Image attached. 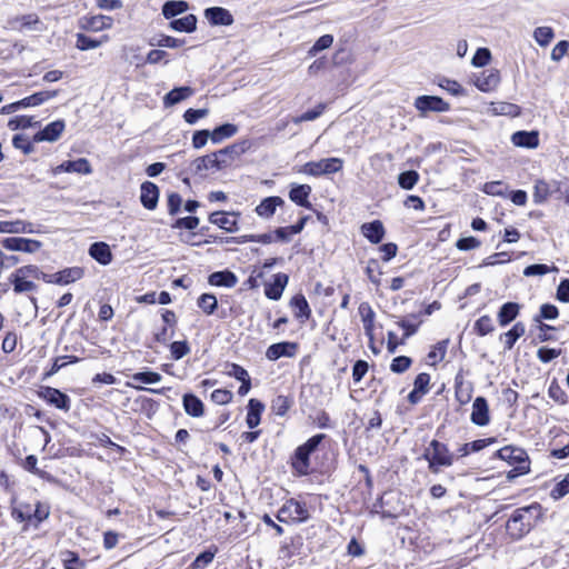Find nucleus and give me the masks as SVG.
Listing matches in <instances>:
<instances>
[{
  "label": "nucleus",
  "instance_id": "f257e3e1",
  "mask_svg": "<svg viewBox=\"0 0 569 569\" xmlns=\"http://www.w3.org/2000/svg\"><path fill=\"white\" fill-rule=\"evenodd\" d=\"M422 458L428 462L430 472L439 473L441 468L451 467L456 457L446 443L432 439L425 448Z\"/></svg>",
  "mask_w": 569,
  "mask_h": 569
},
{
  "label": "nucleus",
  "instance_id": "f03ea898",
  "mask_svg": "<svg viewBox=\"0 0 569 569\" xmlns=\"http://www.w3.org/2000/svg\"><path fill=\"white\" fill-rule=\"evenodd\" d=\"M326 438V435L318 433L313 437L309 438L303 445L299 446L292 458V468L300 476H306L309 473L310 469V460L309 457L312 452L317 450L319 445Z\"/></svg>",
  "mask_w": 569,
  "mask_h": 569
},
{
  "label": "nucleus",
  "instance_id": "7ed1b4c3",
  "mask_svg": "<svg viewBox=\"0 0 569 569\" xmlns=\"http://www.w3.org/2000/svg\"><path fill=\"white\" fill-rule=\"evenodd\" d=\"M497 455L500 459L516 465V467L508 472L507 477L509 479L529 472V460L525 450L507 446L498 450Z\"/></svg>",
  "mask_w": 569,
  "mask_h": 569
},
{
  "label": "nucleus",
  "instance_id": "20e7f679",
  "mask_svg": "<svg viewBox=\"0 0 569 569\" xmlns=\"http://www.w3.org/2000/svg\"><path fill=\"white\" fill-rule=\"evenodd\" d=\"M533 506L517 509L507 521L506 530L512 539H521L531 530V521L528 516Z\"/></svg>",
  "mask_w": 569,
  "mask_h": 569
},
{
  "label": "nucleus",
  "instance_id": "39448f33",
  "mask_svg": "<svg viewBox=\"0 0 569 569\" xmlns=\"http://www.w3.org/2000/svg\"><path fill=\"white\" fill-rule=\"evenodd\" d=\"M309 517L306 505L295 499L287 500L277 513V519L280 522H305Z\"/></svg>",
  "mask_w": 569,
  "mask_h": 569
},
{
  "label": "nucleus",
  "instance_id": "423d86ee",
  "mask_svg": "<svg viewBox=\"0 0 569 569\" xmlns=\"http://www.w3.org/2000/svg\"><path fill=\"white\" fill-rule=\"evenodd\" d=\"M343 161L340 158H327L319 161L307 162L301 172L318 177L321 174L336 173L342 169Z\"/></svg>",
  "mask_w": 569,
  "mask_h": 569
},
{
  "label": "nucleus",
  "instance_id": "0eeeda50",
  "mask_svg": "<svg viewBox=\"0 0 569 569\" xmlns=\"http://www.w3.org/2000/svg\"><path fill=\"white\" fill-rule=\"evenodd\" d=\"M415 107L422 113L429 111L446 112L450 109V104L448 102L436 96H419L415 100Z\"/></svg>",
  "mask_w": 569,
  "mask_h": 569
},
{
  "label": "nucleus",
  "instance_id": "6e6552de",
  "mask_svg": "<svg viewBox=\"0 0 569 569\" xmlns=\"http://www.w3.org/2000/svg\"><path fill=\"white\" fill-rule=\"evenodd\" d=\"M1 243L8 250L22 251L28 253L38 251L42 246V243L38 240L20 237L6 238Z\"/></svg>",
  "mask_w": 569,
  "mask_h": 569
},
{
  "label": "nucleus",
  "instance_id": "1a4fd4ad",
  "mask_svg": "<svg viewBox=\"0 0 569 569\" xmlns=\"http://www.w3.org/2000/svg\"><path fill=\"white\" fill-rule=\"evenodd\" d=\"M159 188L151 181H144L140 187V201L141 204L148 210H154L159 200Z\"/></svg>",
  "mask_w": 569,
  "mask_h": 569
},
{
  "label": "nucleus",
  "instance_id": "9d476101",
  "mask_svg": "<svg viewBox=\"0 0 569 569\" xmlns=\"http://www.w3.org/2000/svg\"><path fill=\"white\" fill-rule=\"evenodd\" d=\"M41 397L50 405L54 406L58 409L63 411L70 410V398L68 395L61 392L60 390L46 387L41 391Z\"/></svg>",
  "mask_w": 569,
  "mask_h": 569
},
{
  "label": "nucleus",
  "instance_id": "9b49d317",
  "mask_svg": "<svg viewBox=\"0 0 569 569\" xmlns=\"http://www.w3.org/2000/svg\"><path fill=\"white\" fill-rule=\"evenodd\" d=\"M66 128L63 120H56L47 124L42 130L33 136L34 142L49 141L53 142L59 139Z\"/></svg>",
  "mask_w": 569,
  "mask_h": 569
},
{
  "label": "nucleus",
  "instance_id": "f8f14e48",
  "mask_svg": "<svg viewBox=\"0 0 569 569\" xmlns=\"http://www.w3.org/2000/svg\"><path fill=\"white\" fill-rule=\"evenodd\" d=\"M228 166V160H217L216 156L206 154L203 157H198L194 159L190 166L191 171L193 173H200L202 171L209 170V169H217L220 170L222 168H226Z\"/></svg>",
  "mask_w": 569,
  "mask_h": 569
},
{
  "label": "nucleus",
  "instance_id": "ddd939ff",
  "mask_svg": "<svg viewBox=\"0 0 569 569\" xmlns=\"http://www.w3.org/2000/svg\"><path fill=\"white\" fill-rule=\"evenodd\" d=\"M471 421L480 427L487 426L490 421L489 406L483 397H477L472 403Z\"/></svg>",
  "mask_w": 569,
  "mask_h": 569
},
{
  "label": "nucleus",
  "instance_id": "4468645a",
  "mask_svg": "<svg viewBox=\"0 0 569 569\" xmlns=\"http://www.w3.org/2000/svg\"><path fill=\"white\" fill-rule=\"evenodd\" d=\"M359 316L363 323L365 333L368 337L370 343H373L375 336V318L376 313L369 302H361L358 308Z\"/></svg>",
  "mask_w": 569,
  "mask_h": 569
},
{
  "label": "nucleus",
  "instance_id": "2eb2a0df",
  "mask_svg": "<svg viewBox=\"0 0 569 569\" xmlns=\"http://www.w3.org/2000/svg\"><path fill=\"white\" fill-rule=\"evenodd\" d=\"M61 172H77L82 174H89L92 172L91 166L86 158H79L77 160L64 161L53 169V174Z\"/></svg>",
  "mask_w": 569,
  "mask_h": 569
},
{
  "label": "nucleus",
  "instance_id": "dca6fc26",
  "mask_svg": "<svg viewBox=\"0 0 569 569\" xmlns=\"http://www.w3.org/2000/svg\"><path fill=\"white\" fill-rule=\"evenodd\" d=\"M360 230L362 236L373 244L380 243L386 234V229L380 220L366 222L360 227Z\"/></svg>",
  "mask_w": 569,
  "mask_h": 569
},
{
  "label": "nucleus",
  "instance_id": "f3484780",
  "mask_svg": "<svg viewBox=\"0 0 569 569\" xmlns=\"http://www.w3.org/2000/svg\"><path fill=\"white\" fill-rule=\"evenodd\" d=\"M297 347V343L288 341L273 343L267 349L266 357L271 361L278 360L281 357H293Z\"/></svg>",
  "mask_w": 569,
  "mask_h": 569
},
{
  "label": "nucleus",
  "instance_id": "a211bd4d",
  "mask_svg": "<svg viewBox=\"0 0 569 569\" xmlns=\"http://www.w3.org/2000/svg\"><path fill=\"white\" fill-rule=\"evenodd\" d=\"M209 221L228 232H234L238 230L236 213H226L219 211L212 212L209 216Z\"/></svg>",
  "mask_w": 569,
  "mask_h": 569
},
{
  "label": "nucleus",
  "instance_id": "6ab92c4d",
  "mask_svg": "<svg viewBox=\"0 0 569 569\" xmlns=\"http://www.w3.org/2000/svg\"><path fill=\"white\" fill-rule=\"evenodd\" d=\"M499 82V72L493 69L481 72L475 80L476 87L483 92L492 91L498 87Z\"/></svg>",
  "mask_w": 569,
  "mask_h": 569
},
{
  "label": "nucleus",
  "instance_id": "aec40b11",
  "mask_svg": "<svg viewBox=\"0 0 569 569\" xmlns=\"http://www.w3.org/2000/svg\"><path fill=\"white\" fill-rule=\"evenodd\" d=\"M204 17L213 26H230L233 23L232 14L221 7H211L206 9Z\"/></svg>",
  "mask_w": 569,
  "mask_h": 569
},
{
  "label": "nucleus",
  "instance_id": "412c9836",
  "mask_svg": "<svg viewBox=\"0 0 569 569\" xmlns=\"http://www.w3.org/2000/svg\"><path fill=\"white\" fill-rule=\"evenodd\" d=\"M289 281L286 273H277L273 277V282L267 283L264 287V295L271 300H279L282 297L283 290Z\"/></svg>",
  "mask_w": 569,
  "mask_h": 569
},
{
  "label": "nucleus",
  "instance_id": "4be33fe9",
  "mask_svg": "<svg viewBox=\"0 0 569 569\" xmlns=\"http://www.w3.org/2000/svg\"><path fill=\"white\" fill-rule=\"evenodd\" d=\"M283 204L284 200L281 197H267L256 207V212L259 217L269 219L274 214L277 207H281Z\"/></svg>",
  "mask_w": 569,
  "mask_h": 569
},
{
  "label": "nucleus",
  "instance_id": "5701e85b",
  "mask_svg": "<svg viewBox=\"0 0 569 569\" xmlns=\"http://www.w3.org/2000/svg\"><path fill=\"white\" fill-rule=\"evenodd\" d=\"M511 141L517 147L537 148L539 144V136L537 131H517L511 136Z\"/></svg>",
  "mask_w": 569,
  "mask_h": 569
},
{
  "label": "nucleus",
  "instance_id": "b1692460",
  "mask_svg": "<svg viewBox=\"0 0 569 569\" xmlns=\"http://www.w3.org/2000/svg\"><path fill=\"white\" fill-rule=\"evenodd\" d=\"M89 254L102 266H107L112 261L110 247L106 242L92 243L89 248Z\"/></svg>",
  "mask_w": 569,
  "mask_h": 569
},
{
  "label": "nucleus",
  "instance_id": "393cba45",
  "mask_svg": "<svg viewBox=\"0 0 569 569\" xmlns=\"http://www.w3.org/2000/svg\"><path fill=\"white\" fill-rule=\"evenodd\" d=\"M520 312V305L517 302H506L503 303L498 313L497 319L501 327L508 326L511 321H513Z\"/></svg>",
  "mask_w": 569,
  "mask_h": 569
},
{
  "label": "nucleus",
  "instance_id": "a878e982",
  "mask_svg": "<svg viewBox=\"0 0 569 569\" xmlns=\"http://www.w3.org/2000/svg\"><path fill=\"white\" fill-rule=\"evenodd\" d=\"M33 224L23 220L0 221V233H33Z\"/></svg>",
  "mask_w": 569,
  "mask_h": 569
},
{
  "label": "nucleus",
  "instance_id": "bb28decb",
  "mask_svg": "<svg viewBox=\"0 0 569 569\" xmlns=\"http://www.w3.org/2000/svg\"><path fill=\"white\" fill-rule=\"evenodd\" d=\"M182 406L187 415L191 417H201L204 413L203 402L192 393H186L182 397Z\"/></svg>",
  "mask_w": 569,
  "mask_h": 569
},
{
  "label": "nucleus",
  "instance_id": "cd10ccee",
  "mask_svg": "<svg viewBox=\"0 0 569 569\" xmlns=\"http://www.w3.org/2000/svg\"><path fill=\"white\" fill-rule=\"evenodd\" d=\"M310 193L311 187L309 184H296L291 188L289 192V198L298 206L310 209L311 203L308 201V197Z\"/></svg>",
  "mask_w": 569,
  "mask_h": 569
},
{
  "label": "nucleus",
  "instance_id": "c85d7f7f",
  "mask_svg": "<svg viewBox=\"0 0 569 569\" xmlns=\"http://www.w3.org/2000/svg\"><path fill=\"white\" fill-rule=\"evenodd\" d=\"M237 282L236 274L229 270L216 271L209 276V283L211 286L232 288Z\"/></svg>",
  "mask_w": 569,
  "mask_h": 569
},
{
  "label": "nucleus",
  "instance_id": "c756f323",
  "mask_svg": "<svg viewBox=\"0 0 569 569\" xmlns=\"http://www.w3.org/2000/svg\"><path fill=\"white\" fill-rule=\"evenodd\" d=\"M264 410V405L257 400V399H250L248 402V413L246 418V422L250 429L256 428L259 426L261 420V413Z\"/></svg>",
  "mask_w": 569,
  "mask_h": 569
},
{
  "label": "nucleus",
  "instance_id": "7c9ffc66",
  "mask_svg": "<svg viewBox=\"0 0 569 569\" xmlns=\"http://www.w3.org/2000/svg\"><path fill=\"white\" fill-rule=\"evenodd\" d=\"M57 284H69L83 277V270L79 267L66 268L59 272L53 273Z\"/></svg>",
  "mask_w": 569,
  "mask_h": 569
},
{
  "label": "nucleus",
  "instance_id": "2f4dec72",
  "mask_svg": "<svg viewBox=\"0 0 569 569\" xmlns=\"http://www.w3.org/2000/svg\"><path fill=\"white\" fill-rule=\"evenodd\" d=\"M57 94H58V91H56V90L40 91V92H36L29 97H26V98L19 100L18 102H19L20 109L28 108V107H36V106H40L43 102L54 98Z\"/></svg>",
  "mask_w": 569,
  "mask_h": 569
},
{
  "label": "nucleus",
  "instance_id": "473e14b6",
  "mask_svg": "<svg viewBox=\"0 0 569 569\" xmlns=\"http://www.w3.org/2000/svg\"><path fill=\"white\" fill-rule=\"evenodd\" d=\"M193 94V89L190 87H179L169 91L163 98V104L166 107L174 106L190 96Z\"/></svg>",
  "mask_w": 569,
  "mask_h": 569
},
{
  "label": "nucleus",
  "instance_id": "72a5a7b5",
  "mask_svg": "<svg viewBox=\"0 0 569 569\" xmlns=\"http://www.w3.org/2000/svg\"><path fill=\"white\" fill-rule=\"evenodd\" d=\"M290 306L296 310L295 316L301 320H308L311 316V309L303 295H296L290 300Z\"/></svg>",
  "mask_w": 569,
  "mask_h": 569
},
{
  "label": "nucleus",
  "instance_id": "f704fd0d",
  "mask_svg": "<svg viewBox=\"0 0 569 569\" xmlns=\"http://www.w3.org/2000/svg\"><path fill=\"white\" fill-rule=\"evenodd\" d=\"M41 24L39 17L36 13H29L21 17H17L12 21V28L22 30H40Z\"/></svg>",
  "mask_w": 569,
  "mask_h": 569
},
{
  "label": "nucleus",
  "instance_id": "c9c22d12",
  "mask_svg": "<svg viewBox=\"0 0 569 569\" xmlns=\"http://www.w3.org/2000/svg\"><path fill=\"white\" fill-rule=\"evenodd\" d=\"M9 282L13 286V291L16 293L32 292L37 290V284L33 281L23 278V276L17 272L11 273Z\"/></svg>",
  "mask_w": 569,
  "mask_h": 569
},
{
  "label": "nucleus",
  "instance_id": "e433bc0d",
  "mask_svg": "<svg viewBox=\"0 0 569 569\" xmlns=\"http://www.w3.org/2000/svg\"><path fill=\"white\" fill-rule=\"evenodd\" d=\"M169 27L179 32H192L197 28V18L194 14H187L182 18L172 20L169 23Z\"/></svg>",
  "mask_w": 569,
  "mask_h": 569
},
{
  "label": "nucleus",
  "instance_id": "4c0bfd02",
  "mask_svg": "<svg viewBox=\"0 0 569 569\" xmlns=\"http://www.w3.org/2000/svg\"><path fill=\"white\" fill-rule=\"evenodd\" d=\"M526 332V326L522 322H516L501 338H503L505 349L511 350L516 341Z\"/></svg>",
  "mask_w": 569,
  "mask_h": 569
},
{
  "label": "nucleus",
  "instance_id": "58836bf2",
  "mask_svg": "<svg viewBox=\"0 0 569 569\" xmlns=\"http://www.w3.org/2000/svg\"><path fill=\"white\" fill-rule=\"evenodd\" d=\"M237 131V126L232 123H224L222 126L217 127L212 132H210V139L213 143H220L222 140L234 136Z\"/></svg>",
  "mask_w": 569,
  "mask_h": 569
},
{
  "label": "nucleus",
  "instance_id": "ea45409f",
  "mask_svg": "<svg viewBox=\"0 0 569 569\" xmlns=\"http://www.w3.org/2000/svg\"><path fill=\"white\" fill-rule=\"evenodd\" d=\"M109 40L108 36H103L101 39H92L83 33H77L76 48L86 51L96 49Z\"/></svg>",
  "mask_w": 569,
  "mask_h": 569
},
{
  "label": "nucleus",
  "instance_id": "a19ab883",
  "mask_svg": "<svg viewBox=\"0 0 569 569\" xmlns=\"http://www.w3.org/2000/svg\"><path fill=\"white\" fill-rule=\"evenodd\" d=\"M33 506L29 503H19L17 506L12 507L11 515L13 519H16L19 522L27 521L29 523H32L33 521Z\"/></svg>",
  "mask_w": 569,
  "mask_h": 569
},
{
  "label": "nucleus",
  "instance_id": "79ce46f5",
  "mask_svg": "<svg viewBox=\"0 0 569 569\" xmlns=\"http://www.w3.org/2000/svg\"><path fill=\"white\" fill-rule=\"evenodd\" d=\"M113 24V19L108 16H94L87 20L84 28L91 31H100L110 29Z\"/></svg>",
  "mask_w": 569,
  "mask_h": 569
},
{
  "label": "nucleus",
  "instance_id": "37998d69",
  "mask_svg": "<svg viewBox=\"0 0 569 569\" xmlns=\"http://www.w3.org/2000/svg\"><path fill=\"white\" fill-rule=\"evenodd\" d=\"M421 322L422 321L419 320L418 315H410L409 317L398 321L397 325L405 330L403 336L408 339L417 332Z\"/></svg>",
  "mask_w": 569,
  "mask_h": 569
},
{
  "label": "nucleus",
  "instance_id": "c03bdc74",
  "mask_svg": "<svg viewBox=\"0 0 569 569\" xmlns=\"http://www.w3.org/2000/svg\"><path fill=\"white\" fill-rule=\"evenodd\" d=\"M188 9L186 1H167L162 7V14L167 18H173Z\"/></svg>",
  "mask_w": 569,
  "mask_h": 569
},
{
  "label": "nucleus",
  "instance_id": "a18cd8bd",
  "mask_svg": "<svg viewBox=\"0 0 569 569\" xmlns=\"http://www.w3.org/2000/svg\"><path fill=\"white\" fill-rule=\"evenodd\" d=\"M448 343V339L441 340L432 348V350L429 351L427 357L430 365L435 366L437 362L443 360Z\"/></svg>",
  "mask_w": 569,
  "mask_h": 569
},
{
  "label": "nucleus",
  "instance_id": "49530a36",
  "mask_svg": "<svg viewBox=\"0 0 569 569\" xmlns=\"http://www.w3.org/2000/svg\"><path fill=\"white\" fill-rule=\"evenodd\" d=\"M198 307L208 316L214 313L218 307L217 298L211 293H203L198 299Z\"/></svg>",
  "mask_w": 569,
  "mask_h": 569
},
{
  "label": "nucleus",
  "instance_id": "de8ad7c7",
  "mask_svg": "<svg viewBox=\"0 0 569 569\" xmlns=\"http://www.w3.org/2000/svg\"><path fill=\"white\" fill-rule=\"evenodd\" d=\"M555 32L550 27H538L533 31V38L541 47H547L553 39Z\"/></svg>",
  "mask_w": 569,
  "mask_h": 569
},
{
  "label": "nucleus",
  "instance_id": "09e8293b",
  "mask_svg": "<svg viewBox=\"0 0 569 569\" xmlns=\"http://www.w3.org/2000/svg\"><path fill=\"white\" fill-rule=\"evenodd\" d=\"M419 180V173L415 170L401 172L398 177L399 186L405 190H411Z\"/></svg>",
  "mask_w": 569,
  "mask_h": 569
},
{
  "label": "nucleus",
  "instance_id": "8fccbe9b",
  "mask_svg": "<svg viewBox=\"0 0 569 569\" xmlns=\"http://www.w3.org/2000/svg\"><path fill=\"white\" fill-rule=\"evenodd\" d=\"M38 123V121H33L32 117L17 116L8 121V128L10 130L27 129Z\"/></svg>",
  "mask_w": 569,
  "mask_h": 569
},
{
  "label": "nucleus",
  "instance_id": "3c124183",
  "mask_svg": "<svg viewBox=\"0 0 569 569\" xmlns=\"http://www.w3.org/2000/svg\"><path fill=\"white\" fill-rule=\"evenodd\" d=\"M550 187L543 180H537L533 188V200L536 203L545 202L550 196Z\"/></svg>",
  "mask_w": 569,
  "mask_h": 569
},
{
  "label": "nucleus",
  "instance_id": "603ef678",
  "mask_svg": "<svg viewBox=\"0 0 569 569\" xmlns=\"http://www.w3.org/2000/svg\"><path fill=\"white\" fill-rule=\"evenodd\" d=\"M548 395L553 401L558 402L559 405L563 406L568 403L567 393L556 380L551 381L548 389Z\"/></svg>",
  "mask_w": 569,
  "mask_h": 569
},
{
  "label": "nucleus",
  "instance_id": "864d4df0",
  "mask_svg": "<svg viewBox=\"0 0 569 569\" xmlns=\"http://www.w3.org/2000/svg\"><path fill=\"white\" fill-rule=\"evenodd\" d=\"M333 43V37L331 34H323L321 36L316 42L315 44L309 49L308 51V56L309 57H315L317 56L320 51L322 50H326L328 48H330Z\"/></svg>",
  "mask_w": 569,
  "mask_h": 569
},
{
  "label": "nucleus",
  "instance_id": "5fc2aeb1",
  "mask_svg": "<svg viewBox=\"0 0 569 569\" xmlns=\"http://www.w3.org/2000/svg\"><path fill=\"white\" fill-rule=\"evenodd\" d=\"M325 109H326V104L319 103L315 109L308 110L305 113H302L298 117H295L292 119V121L296 124H299L305 121H313V120L318 119L323 113Z\"/></svg>",
  "mask_w": 569,
  "mask_h": 569
},
{
  "label": "nucleus",
  "instance_id": "6e6d98bb",
  "mask_svg": "<svg viewBox=\"0 0 569 569\" xmlns=\"http://www.w3.org/2000/svg\"><path fill=\"white\" fill-rule=\"evenodd\" d=\"M559 316V310L555 305L551 303H543L540 307V312L537 315L533 320L536 322H540L542 319L546 320H553L557 319Z\"/></svg>",
  "mask_w": 569,
  "mask_h": 569
},
{
  "label": "nucleus",
  "instance_id": "4d7b16f0",
  "mask_svg": "<svg viewBox=\"0 0 569 569\" xmlns=\"http://www.w3.org/2000/svg\"><path fill=\"white\" fill-rule=\"evenodd\" d=\"M290 408V400L288 397L279 395L271 402V410L277 416H284Z\"/></svg>",
  "mask_w": 569,
  "mask_h": 569
},
{
  "label": "nucleus",
  "instance_id": "13d9d810",
  "mask_svg": "<svg viewBox=\"0 0 569 569\" xmlns=\"http://www.w3.org/2000/svg\"><path fill=\"white\" fill-rule=\"evenodd\" d=\"M131 378L133 381H137L140 383H146V385H151V383H157V382L161 381L162 376L154 371H142V372L133 373Z\"/></svg>",
  "mask_w": 569,
  "mask_h": 569
},
{
  "label": "nucleus",
  "instance_id": "bf43d9fd",
  "mask_svg": "<svg viewBox=\"0 0 569 569\" xmlns=\"http://www.w3.org/2000/svg\"><path fill=\"white\" fill-rule=\"evenodd\" d=\"M150 44L163 48H178L184 44V39H177L170 36H160L158 40L152 39Z\"/></svg>",
  "mask_w": 569,
  "mask_h": 569
},
{
  "label": "nucleus",
  "instance_id": "052dcab7",
  "mask_svg": "<svg viewBox=\"0 0 569 569\" xmlns=\"http://www.w3.org/2000/svg\"><path fill=\"white\" fill-rule=\"evenodd\" d=\"M475 330L481 337L491 333L495 330L491 318L487 315L480 317L475 323Z\"/></svg>",
  "mask_w": 569,
  "mask_h": 569
},
{
  "label": "nucleus",
  "instance_id": "680f3d73",
  "mask_svg": "<svg viewBox=\"0 0 569 569\" xmlns=\"http://www.w3.org/2000/svg\"><path fill=\"white\" fill-rule=\"evenodd\" d=\"M411 363V358L407 356H398L392 359L390 370L395 373H403L410 368Z\"/></svg>",
  "mask_w": 569,
  "mask_h": 569
},
{
  "label": "nucleus",
  "instance_id": "e2e57ef3",
  "mask_svg": "<svg viewBox=\"0 0 569 569\" xmlns=\"http://www.w3.org/2000/svg\"><path fill=\"white\" fill-rule=\"evenodd\" d=\"M171 357L174 360H180L184 356L190 352V347L186 340L183 341H173L170 345Z\"/></svg>",
  "mask_w": 569,
  "mask_h": 569
},
{
  "label": "nucleus",
  "instance_id": "0e129e2a",
  "mask_svg": "<svg viewBox=\"0 0 569 569\" xmlns=\"http://www.w3.org/2000/svg\"><path fill=\"white\" fill-rule=\"evenodd\" d=\"M14 148L20 149L24 154L33 152L34 147L32 142L23 134H16L12 139Z\"/></svg>",
  "mask_w": 569,
  "mask_h": 569
},
{
  "label": "nucleus",
  "instance_id": "69168bd1",
  "mask_svg": "<svg viewBox=\"0 0 569 569\" xmlns=\"http://www.w3.org/2000/svg\"><path fill=\"white\" fill-rule=\"evenodd\" d=\"M212 156L217 157V160H228V166L231 163V161L234 159L237 154H239L238 146L231 144L223 149L218 150L217 152L211 153Z\"/></svg>",
  "mask_w": 569,
  "mask_h": 569
},
{
  "label": "nucleus",
  "instance_id": "338daca9",
  "mask_svg": "<svg viewBox=\"0 0 569 569\" xmlns=\"http://www.w3.org/2000/svg\"><path fill=\"white\" fill-rule=\"evenodd\" d=\"M64 569H83L84 563L80 560L79 556L72 551H66L63 553Z\"/></svg>",
  "mask_w": 569,
  "mask_h": 569
},
{
  "label": "nucleus",
  "instance_id": "774afa93",
  "mask_svg": "<svg viewBox=\"0 0 569 569\" xmlns=\"http://www.w3.org/2000/svg\"><path fill=\"white\" fill-rule=\"evenodd\" d=\"M567 493H569V473L552 488L550 496L557 500Z\"/></svg>",
  "mask_w": 569,
  "mask_h": 569
}]
</instances>
